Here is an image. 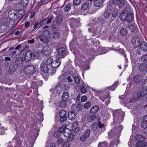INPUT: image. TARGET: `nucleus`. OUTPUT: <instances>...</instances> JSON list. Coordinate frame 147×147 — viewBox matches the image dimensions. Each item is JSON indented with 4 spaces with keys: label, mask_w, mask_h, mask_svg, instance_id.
Segmentation results:
<instances>
[{
    "label": "nucleus",
    "mask_w": 147,
    "mask_h": 147,
    "mask_svg": "<svg viewBox=\"0 0 147 147\" xmlns=\"http://www.w3.org/2000/svg\"><path fill=\"white\" fill-rule=\"evenodd\" d=\"M125 113L121 110H116L113 113V116L115 117L114 120L115 122L118 123L123 120Z\"/></svg>",
    "instance_id": "f257e3e1"
},
{
    "label": "nucleus",
    "mask_w": 147,
    "mask_h": 147,
    "mask_svg": "<svg viewBox=\"0 0 147 147\" xmlns=\"http://www.w3.org/2000/svg\"><path fill=\"white\" fill-rule=\"evenodd\" d=\"M51 34L49 31L48 30L44 31L42 35L39 36V39L40 41L47 44L49 42V39L51 38Z\"/></svg>",
    "instance_id": "f03ea898"
},
{
    "label": "nucleus",
    "mask_w": 147,
    "mask_h": 147,
    "mask_svg": "<svg viewBox=\"0 0 147 147\" xmlns=\"http://www.w3.org/2000/svg\"><path fill=\"white\" fill-rule=\"evenodd\" d=\"M37 70V69L35 66L30 64L26 66L23 70L24 73L27 74L33 75Z\"/></svg>",
    "instance_id": "7ed1b4c3"
},
{
    "label": "nucleus",
    "mask_w": 147,
    "mask_h": 147,
    "mask_svg": "<svg viewBox=\"0 0 147 147\" xmlns=\"http://www.w3.org/2000/svg\"><path fill=\"white\" fill-rule=\"evenodd\" d=\"M51 50L50 47L47 45H46L43 47L41 50H39L37 52V54L40 55H49L50 54Z\"/></svg>",
    "instance_id": "20e7f679"
},
{
    "label": "nucleus",
    "mask_w": 147,
    "mask_h": 147,
    "mask_svg": "<svg viewBox=\"0 0 147 147\" xmlns=\"http://www.w3.org/2000/svg\"><path fill=\"white\" fill-rule=\"evenodd\" d=\"M59 115L60 117L59 121L61 122H63L66 121L67 119V116L66 115V111L64 110H62L59 112Z\"/></svg>",
    "instance_id": "39448f33"
},
{
    "label": "nucleus",
    "mask_w": 147,
    "mask_h": 147,
    "mask_svg": "<svg viewBox=\"0 0 147 147\" xmlns=\"http://www.w3.org/2000/svg\"><path fill=\"white\" fill-rule=\"evenodd\" d=\"M90 130L89 129H88L86 130L85 133L82 134L80 137V140L82 142H84L87 138H88L90 134Z\"/></svg>",
    "instance_id": "423d86ee"
},
{
    "label": "nucleus",
    "mask_w": 147,
    "mask_h": 147,
    "mask_svg": "<svg viewBox=\"0 0 147 147\" xmlns=\"http://www.w3.org/2000/svg\"><path fill=\"white\" fill-rule=\"evenodd\" d=\"M50 66L45 64V62L43 61L40 65V69L41 71L46 74L49 73L50 69Z\"/></svg>",
    "instance_id": "0eeeda50"
},
{
    "label": "nucleus",
    "mask_w": 147,
    "mask_h": 147,
    "mask_svg": "<svg viewBox=\"0 0 147 147\" xmlns=\"http://www.w3.org/2000/svg\"><path fill=\"white\" fill-rule=\"evenodd\" d=\"M145 92L144 91L138 92L137 95V97H133L130 100V102L131 103L133 102H136L142 97L144 95V94H146Z\"/></svg>",
    "instance_id": "6e6552de"
},
{
    "label": "nucleus",
    "mask_w": 147,
    "mask_h": 147,
    "mask_svg": "<svg viewBox=\"0 0 147 147\" xmlns=\"http://www.w3.org/2000/svg\"><path fill=\"white\" fill-rule=\"evenodd\" d=\"M125 0H113L112 1V3L114 5H117L119 8L123 7L125 3Z\"/></svg>",
    "instance_id": "1a4fd4ad"
},
{
    "label": "nucleus",
    "mask_w": 147,
    "mask_h": 147,
    "mask_svg": "<svg viewBox=\"0 0 147 147\" xmlns=\"http://www.w3.org/2000/svg\"><path fill=\"white\" fill-rule=\"evenodd\" d=\"M24 63L23 58L20 57H17L15 60V63L18 67H20L22 66Z\"/></svg>",
    "instance_id": "9d476101"
},
{
    "label": "nucleus",
    "mask_w": 147,
    "mask_h": 147,
    "mask_svg": "<svg viewBox=\"0 0 147 147\" xmlns=\"http://www.w3.org/2000/svg\"><path fill=\"white\" fill-rule=\"evenodd\" d=\"M57 51L61 58L65 57L67 54V51L65 49L64 47L59 49Z\"/></svg>",
    "instance_id": "9b49d317"
},
{
    "label": "nucleus",
    "mask_w": 147,
    "mask_h": 147,
    "mask_svg": "<svg viewBox=\"0 0 147 147\" xmlns=\"http://www.w3.org/2000/svg\"><path fill=\"white\" fill-rule=\"evenodd\" d=\"M8 15L9 18H11L15 21L18 20H19L21 18L16 13H12V11H9Z\"/></svg>",
    "instance_id": "f8f14e48"
},
{
    "label": "nucleus",
    "mask_w": 147,
    "mask_h": 147,
    "mask_svg": "<svg viewBox=\"0 0 147 147\" xmlns=\"http://www.w3.org/2000/svg\"><path fill=\"white\" fill-rule=\"evenodd\" d=\"M131 42L134 47L135 48H136L139 47L141 41H140L138 38L134 37L132 38L131 40Z\"/></svg>",
    "instance_id": "ddd939ff"
},
{
    "label": "nucleus",
    "mask_w": 147,
    "mask_h": 147,
    "mask_svg": "<svg viewBox=\"0 0 147 147\" xmlns=\"http://www.w3.org/2000/svg\"><path fill=\"white\" fill-rule=\"evenodd\" d=\"M143 77L141 75H138L135 76L134 79L135 82L137 84H139L143 80Z\"/></svg>",
    "instance_id": "4468645a"
},
{
    "label": "nucleus",
    "mask_w": 147,
    "mask_h": 147,
    "mask_svg": "<svg viewBox=\"0 0 147 147\" xmlns=\"http://www.w3.org/2000/svg\"><path fill=\"white\" fill-rule=\"evenodd\" d=\"M61 63V61L59 59L53 60L51 66L53 68H56L58 67Z\"/></svg>",
    "instance_id": "2eb2a0df"
},
{
    "label": "nucleus",
    "mask_w": 147,
    "mask_h": 147,
    "mask_svg": "<svg viewBox=\"0 0 147 147\" xmlns=\"http://www.w3.org/2000/svg\"><path fill=\"white\" fill-rule=\"evenodd\" d=\"M139 47L140 49L144 52L147 51V43L144 41H141Z\"/></svg>",
    "instance_id": "dca6fc26"
},
{
    "label": "nucleus",
    "mask_w": 147,
    "mask_h": 147,
    "mask_svg": "<svg viewBox=\"0 0 147 147\" xmlns=\"http://www.w3.org/2000/svg\"><path fill=\"white\" fill-rule=\"evenodd\" d=\"M112 12V10L111 9H106L103 14V17L105 18H109L111 16Z\"/></svg>",
    "instance_id": "f3484780"
},
{
    "label": "nucleus",
    "mask_w": 147,
    "mask_h": 147,
    "mask_svg": "<svg viewBox=\"0 0 147 147\" xmlns=\"http://www.w3.org/2000/svg\"><path fill=\"white\" fill-rule=\"evenodd\" d=\"M78 123L76 121H75L73 123L72 125V129L74 132L78 133L80 130V128L78 127Z\"/></svg>",
    "instance_id": "a211bd4d"
},
{
    "label": "nucleus",
    "mask_w": 147,
    "mask_h": 147,
    "mask_svg": "<svg viewBox=\"0 0 147 147\" xmlns=\"http://www.w3.org/2000/svg\"><path fill=\"white\" fill-rule=\"evenodd\" d=\"M32 53L31 51H28L26 53L24 59L26 62H28L32 58Z\"/></svg>",
    "instance_id": "6ab92c4d"
},
{
    "label": "nucleus",
    "mask_w": 147,
    "mask_h": 147,
    "mask_svg": "<svg viewBox=\"0 0 147 147\" xmlns=\"http://www.w3.org/2000/svg\"><path fill=\"white\" fill-rule=\"evenodd\" d=\"M147 65L144 63H141L138 66L139 70L141 72H144L146 69Z\"/></svg>",
    "instance_id": "aec40b11"
},
{
    "label": "nucleus",
    "mask_w": 147,
    "mask_h": 147,
    "mask_svg": "<svg viewBox=\"0 0 147 147\" xmlns=\"http://www.w3.org/2000/svg\"><path fill=\"white\" fill-rule=\"evenodd\" d=\"M128 11L127 10H124V11L121 13L120 15V18L121 20H126L127 16L128 15Z\"/></svg>",
    "instance_id": "412c9836"
},
{
    "label": "nucleus",
    "mask_w": 147,
    "mask_h": 147,
    "mask_svg": "<svg viewBox=\"0 0 147 147\" xmlns=\"http://www.w3.org/2000/svg\"><path fill=\"white\" fill-rule=\"evenodd\" d=\"M134 17V14L133 13L131 12L129 13L128 12V15H127V16L126 20L128 23L130 22L133 20Z\"/></svg>",
    "instance_id": "4be33fe9"
},
{
    "label": "nucleus",
    "mask_w": 147,
    "mask_h": 147,
    "mask_svg": "<svg viewBox=\"0 0 147 147\" xmlns=\"http://www.w3.org/2000/svg\"><path fill=\"white\" fill-rule=\"evenodd\" d=\"M7 20V24L8 25V26L11 28L13 27L15 25V20L9 17L8 19Z\"/></svg>",
    "instance_id": "5701e85b"
},
{
    "label": "nucleus",
    "mask_w": 147,
    "mask_h": 147,
    "mask_svg": "<svg viewBox=\"0 0 147 147\" xmlns=\"http://www.w3.org/2000/svg\"><path fill=\"white\" fill-rule=\"evenodd\" d=\"M68 117L69 119L71 120H73L75 118L76 113L73 111H69L68 113Z\"/></svg>",
    "instance_id": "b1692460"
},
{
    "label": "nucleus",
    "mask_w": 147,
    "mask_h": 147,
    "mask_svg": "<svg viewBox=\"0 0 147 147\" xmlns=\"http://www.w3.org/2000/svg\"><path fill=\"white\" fill-rule=\"evenodd\" d=\"M7 29V27L4 23L0 24V32L3 33L6 31Z\"/></svg>",
    "instance_id": "393cba45"
},
{
    "label": "nucleus",
    "mask_w": 147,
    "mask_h": 147,
    "mask_svg": "<svg viewBox=\"0 0 147 147\" xmlns=\"http://www.w3.org/2000/svg\"><path fill=\"white\" fill-rule=\"evenodd\" d=\"M138 141H144L146 139V138L141 135L137 134L136 135L135 138Z\"/></svg>",
    "instance_id": "a878e982"
},
{
    "label": "nucleus",
    "mask_w": 147,
    "mask_h": 147,
    "mask_svg": "<svg viewBox=\"0 0 147 147\" xmlns=\"http://www.w3.org/2000/svg\"><path fill=\"white\" fill-rule=\"evenodd\" d=\"M129 30L132 32H134L137 28V25L136 24H132L128 26Z\"/></svg>",
    "instance_id": "bb28decb"
},
{
    "label": "nucleus",
    "mask_w": 147,
    "mask_h": 147,
    "mask_svg": "<svg viewBox=\"0 0 147 147\" xmlns=\"http://www.w3.org/2000/svg\"><path fill=\"white\" fill-rule=\"evenodd\" d=\"M99 109V107L95 105L90 110V112L92 113H94L98 111Z\"/></svg>",
    "instance_id": "cd10ccee"
},
{
    "label": "nucleus",
    "mask_w": 147,
    "mask_h": 147,
    "mask_svg": "<svg viewBox=\"0 0 147 147\" xmlns=\"http://www.w3.org/2000/svg\"><path fill=\"white\" fill-rule=\"evenodd\" d=\"M29 0H21L20 4L22 7H26L29 2Z\"/></svg>",
    "instance_id": "c85d7f7f"
},
{
    "label": "nucleus",
    "mask_w": 147,
    "mask_h": 147,
    "mask_svg": "<svg viewBox=\"0 0 147 147\" xmlns=\"http://www.w3.org/2000/svg\"><path fill=\"white\" fill-rule=\"evenodd\" d=\"M147 144V143L144 141H138L136 143V145L137 147H143L145 145Z\"/></svg>",
    "instance_id": "c756f323"
},
{
    "label": "nucleus",
    "mask_w": 147,
    "mask_h": 147,
    "mask_svg": "<svg viewBox=\"0 0 147 147\" xmlns=\"http://www.w3.org/2000/svg\"><path fill=\"white\" fill-rule=\"evenodd\" d=\"M69 94L68 92H64L61 96V98L62 100H67L69 98Z\"/></svg>",
    "instance_id": "7c9ffc66"
},
{
    "label": "nucleus",
    "mask_w": 147,
    "mask_h": 147,
    "mask_svg": "<svg viewBox=\"0 0 147 147\" xmlns=\"http://www.w3.org/2000/svg\"><path fill=\"white\" fill-rule=\"evenodd\" d=\"M57 24L58 25H59L62 21V16L60 15L58 16L56 18Z\"/></svg>",
    "instance_id": "2f4dec72"
},
{
    "label": "nucleus",
    "mask_w": 147,
    "mask_h": 147,
    "mask_svg": "<svg viewBox=\"0 0 147 147\" xmlns=\"http://www.w3.org/2000/svg\"><path fill=\"white\" fill-rule=\"evenodd\" d=\"M108 146V143L105 141L99 142L98 144V147H107Z\"/></svg>",
    "instance_id": "473e14b6"
},
{
    "label": "nucleus",
    "mask_w": 147,
    "mask_h": 147,
    "mask_svg": "<svg viewBox=\"0 0 147 147\" xmlns=\"http://www.w3.org/2000/svg\"><path fill=\"white\" fill-rule=\"evenodd\" d=\"M53 61V59L52 58L49 57L47 58L46 61L44 62H45V64L50 67Z\"/></svg>",
    "instance_id": "72a5a7b5"
},
{
    "label": "nucleus",
    "mask_w": 147,
    "mask_h": 147,
    "mask_svg": "<svg viewBox=\"0 0 147 147\" xmlns=\"http://www.w3.org/2000/svg\"><path fill=\"white\" fill-rule=\"evenodd\" d=\"M71 3H68L64 7L63 9L65 12H68L71 9Z\"/></svg>",
    "instance_id": "f704fd0d"
},
{
    "label": "nucleus",
    "mask_w": 147,
    "mask_h": 147,
    "mask_svg": "<svg viewBox=\"0 0 147 147\" xmlns=\"http://www.w3.org/2000/svg\"><path fill=\"white\" fill-rule=\"evenodd\" d=\"M71 133V130L67 128L65 130L63 133V135L65 136L68 137Z\"/></svg>",
    "instance_id": "c9c22d12"
},
{
    "label": "nucleus",
    "mask_w": 147,
    "mask_h": 147,
    "mask_svg": "<svg viewBox=\"0 0 147 147\" xmlns=\"http://www.w3.org/2000/svg\"><path fill=\"white\" fill-rule=\"evenodd\" d=\"M61 36V34L59 33L56 32H53L52 35V36L53 38L55 39L57 38H59Z\"/></svg>",
    "instance_id": "e433bc0d"
},
{
    "label": "nucleus",
    "mask_w": 147,
    "mask_h": 147,
    "mask_svg": "<svg viewBox=\"0 0 147 147\" xmlns=\"http://www.w3.org/2000/svg\"><path fill=\"white\" fill-rule=\"evenodd\" d=\"M72 110L75 112H78L80 110L79 106L76 105H74L71 106Z\"/></svg>",
    "instance_id": "4c0bfd02"
},
{
    "label": "nucleus",
    "mask_w": 147,
    "mask_h": 147,
    "mask_svg": "<svg viewBox=\"0 0 147 147\" xmlns=\"http://www.w3.org/2000/svg\"><path fill=\"white\" fill-rule=\"evenodd\" d=\"M127 33L126 29L125 28H122L120 31V34L122 36H125Z\"/></svg>",
    "instance_id": "58836bf2"
},
{
    "label": "nucleus",
    "mask_w": 147,
    "mask_h": 147,
    "mask_svg": "<svg viewBox=\"0 0 147 147\" xmlns=\"http://www.w3.org/2000/svg\"><path fill=\"white\" fill-rule=\"evenodd\" d=\"M66 100H62L60 102L59 105L60 107L62 108L65 107L67 105V103L66 102Z\"/></svg>",
    "instance_id": "ea45409f"
},
{
    "label": "nucleus",
    "mask_w": 147,
    "mask_h": 147,
    "mask_svg": "<svg viewBox=\"0 0 147 147\" xmlns=\"http://www.w3.org/2000/svg\"><path fill=\"white\" fill-rule=\"evenodd\" d=\"M16 13L18 14V15H19V17L21 18L24 14L25 12L24 9H22L18 10V12H16Z\"/></svg>",
    "instance_id": "a19ab883"
},
{
    "label": "nucleus",
    "mask_w": 147,
    "mask_h": 147,
    "mask_svg": "<svg viewBox=\"0 0 147 147\" xmlns=\"http://www.w3.org/2000/svg\"><path fill=\"white\" fill-rule=\"evenodd\" d=\"M55 89L56 92L59 94L61 93L62 88L61 86L59 85H57L55 87Z\"/></svg>",
    "instance_id": "79ce46f5"
},
{
    "label": "nucleus",
    "mask_w": 147,
    "mask_h": 147,
    "mask_svg": "<svg viewBox=\"0 0 147 147\" xmlns=\"http://www.w3.org/2000/svg\"><path fill=\"white\" fill-rule=\"evenodd\" d=\"M140 57L142 61L147 63V54H144Z\"/></svg>",
    "instance_id": "37998d69"
},
{
    "label": "nucleus",
    "mask_w": 147,
    "mask_h": 147,
    "mask_svg": "<svg viewBox=\"0 0 147 147\" xmlns=\"http://www.w3.org/2000/svg\"><path fill=\"white\" fill-rule=\"evenodd\" d=\"M9 69V72L11 73H13L15 70V68L14 65L12 64L10 65Z\"/></svg>",
    "instance_id": "c03bdc74"
},
{
    "label": "nucleus",
    "mask_w": 147,
    "mask_h": 147,
    "mask_svg": "<svg viewBox=\"0 0 147 147\" xmlns=\"http://www.w3.org/2000/svg\"><path fill=\"white\" fill-rule=\"evenodd\" d=\"M91 104L90 101H87L86 102L84 105V107L86 109L89 108L91 106Z\"/></svg>",
    "instance_id": "a18cd8bd"
},
{
    "label": "nucleus",
    "mask_w": 147,
    "mask_h": 147,
    "mask_svg": "<svg viewBox=\"0 0 147 147\" xmlns=\"http://www.w3.org/2000/svg\"><path fill=\"white\" fill-rule=\"evenodd\" d=\"M141 126L144 128H147V121L145 120L143 121L141 123Z\"/></svg>",
    "instance_id": "49530a36"
},
{
    "label": "nucleus",
    "mask_w": 147,
    "mask_h": 147,
    "mask_svg": "<svg viewBox=\"0 0 147 147\" xmlns=\"http://www.w3.org/2000/svg\"><path fill=\"white\" fill-rule=\"evenodd\" d=\"M64 142V140L61 138H59L57 140V143L58 145H59Z\"/></svg>",
    "instance_id": "de8ad7c7"
},
{
    "label": "nucleus",
    "mask_w": 147,
    "mask_h": 147,
    "mask_svg": "<svg viewBox=\"0 0 147 147\" xmlns=\"http://www.w3.org/2000/svg\"><path fill=\"white\" fill-rule=\"evenodd\" d=\"M74 80L75 83L77 84H79L80 82V78L77 76H76L74 78Z\"/></svg>",
    "instance_id": "09e8293b"
},
{
    "label": "nucleus",
    "mask_w": 147,
    "mask_h": 147,
    "mask_svg": "<svg viewBox=\"0 0 147 147\" xmlns=\"http://www.w3.org/2000/svg\"><path fill=\"white\" fill-rule=\"evenodd\" d=\"M53 17V15L51 14L50 16H49L48 17L46 18H47V23H49L51 21Z\"/></svg>",
    "instance_id": "8fccbe9b"
},
{
    "label": "nucleus",
    "mask_w": 147,
    "mask_h": 147,
    "mask_svg": "<svg viewBox=\"0 0 147 147\" xmlns=\"http://www.w3.org/2000/svg\"><path fill=\"white\" fill-rule=\"evenodd\" d=\"M65 128V125H62L59 128L58 131L60 133L62 132L63 131H65V130L66 129Z\"/></svg>",
    "instance_id": "3c124183"
},
{
    "label": "nucleus",
    "mask_w": 147,
    "mask_h": 147,
    "mask_svg": "<svg viewBox=\"0 0 147 147\" xmlns=\"http://www.w3.org/2000/svg\"><path fill=\"white\" fill-rule=\"evenodd\" d=\"M88 7V4L87 3H85L82 5L81 8L83 10L85 11L87 9Z\"/></svg>",
    "instance_id": "603ef678"
},
{
    "label": "nucleus",
    "mask_w": 147,
    "mask_h": 147,
    "mask_svg": "<svg viewBox=\"0 0 147 147\" xmlns=\"http://www.w3.org/2000/svg\"><path fill=\"white\" fill-rule=\"evenodd\" d=\"M42 25L40 23V22H36L34 25V28L35 29H37L38 27H40Z\"/></svg>",
    "instance_id": "864d4df0"
},
{
    "label": "nucleus",
    "mask_w": 147,
    "mask_h": 147,
    "mask_svg": "<svg viewBox=\"0 0 147 147\" xmlns=\"http://www.w3.org/2000/svg\"><path fill=\"white\" fill-rule=\"evenodd\" d=\"M87 99V97L85 95H84L82 96L81 98V101L82 102H84L86 101Z\"/></svg>",
    "instance_id": "5fc2aeb1"
},
{
    "label": "nucleus",
    "mask_w": 147,
    "mask_h": 147,
    "mask_svg": "<svg viewBox=\"0 0 147 147\" xmlns=\"http://www.w3.org/2000/svg\"><path fill=\"white\" fill-rule=\"evenodd\" d=\"M75 136L73 134L71 133L70 134V135L68 137V139H69L70 141H72L73 139L74 138Z\"/></svg>",
    "instance_id": "6e6d98bb"
},
{
    "label": "nucleus",
    "mask_w": 147,
    "mask_h": 147,
    "mask_svg": "<svg viewBox=\"0 0 147 147\" xmlns=\"http://www.w3.org/2000/svg\"><path fill=\"white\" fill-rule=\"evenodd\" d=\"M81 92L83 93H85L86 92L87 90L85 86H82L80 89Z\"/></svg>",
    "instance_id": "4d7b16f0"
},
{
    "label": "nucleus",
    "mask_w": 147,
    "mask_h": 147,
    "mask_svg": "<svg viewBox=\"0 0 147 147\" xmlns=\"http://www.w3.org/2000/svg\"><path fill=\"white\" fill-rule=\"evenodd\" d=\"M98 125L97 123H94L92 126V128L94 130H96L97 129V127L98 126Z\"/></svg>",
    "instance_id": "13d9d810"
},
{
    "label": "nucleus",
    "mask_w": 147,
    "mask_h": 147,
    "mask_svg": "<svg viewBox=\"0 0 147 147\" xmlns=\"http://www.w3.org/2000/svg\"><path fill=\"white\" fill-rule=\"evenodd\" d=\"M60 133L58 131H55L54 134V136L55 137H59L60 135Z\"/></svg>",
    "instance_id": "bf43d9fd"
},
{
    "label": "nucleus",
    "mask_w": 147,
    "mask_h": 147,
    "mask_svg": "<svg viewBox=\"0 0 147 147\" xmlns=\"http://www.w3.org/2000/svg\"><path fill=\"white\" fill-rule=\"evenodd\" d=\"M142 85L143 88L147 87V79L144 80L143 82Z\"/></svg>",
    "instance_id": "052dcab7"
},
{
    "label": "nucleus",
    "mask_w": 147,
    "mask_h": 147,
    "mask_svg": "<svg viewBox=\"0 0 147 147\" xmlns=\"http://www.w3.org/2000/svg\"><path fill=\"white\" fill-rule=\"evenodd\" d=\"M114 131L113 130H111L108 133V135L110 137H111L114 135Z\"/></svg>",
    "instance_id": "680f3d73"
},
{
    "label": "nucleus",
    "mask_w": 147,
    "mask_h": 147,
    "mask_svg": "<svg viewBox=\"0 0 147 147\" xmlns=\"http://www.w3.org/2000/svg\"><path fill=\"white\" fill-rule=\"evenodd\" d=\"M70 144L68 142H65L63 145V147H69Z\"/></svg>",
    "instance_id": "e2e57ef3"
},
{
    "label": "nucleus",
    "mask_w": 147,
    "mask_h": 147,
    "mask_svg": "<svg viewBox=\"0 0 147 147\" xmlns=\"http://www.w3.org/2000/svg\"><path fill=\"white\" fill-rule=\"evenodd\" d=\"M46 23H47V20L46 18L43 19L40 22V23H41L42 25L44 24H46Z\"/></svg>",
    "instance_id": "0e129e2a"
},
{
    "label": "nucleus",
    "mask_w": 147,
    "mask_h": 147,
    "mask_svg": "<svg viewBox=\"0 0 147 147\" xmlns=\"http://www.w3.org/2000/svg\"><path fill=\"white\" fill-rule=\"evenodd\" d=\"M106 98V96H101L99 98L100 100L103 102L105 100V99Z\"/></svg>",
    "instance_id": "69168bd1"
},
{
    "label": "nucleus",
    "mask_w": 147,
    "mask_h": 147,
    "mask_svg": "<svg viewBox=\"0 0 147 147\" xmlns=\"http://www.w3.org/2000/svg\"><path fill=\"white\" fill-rule=\"evenodd\" d=\"M112 13V16L114 18L116 17L117 15V12L116 11H114Z\"/></svg>",
    "instance_id": "338daca9"
},
{
    "label": "nucleus",
    "mask_w": 147,
    "mask_h": 147,
    "mask_svg": "<svg viewBox=\"0 0 147 147\" xmlns=\"http://www.w3.org/2000/svg\"><path fill=\"white\" fill-rule=\"evenodd\" d=\"M99 128H102L104 127V124H102L100 121H99L98 123Z\"/></svg>",
    "instance_id": "774afa93"
}]
</instances>
